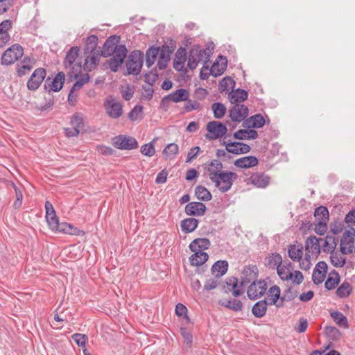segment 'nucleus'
Instances as JSON below:
<instances>
[{
    "mask_svg": "<svg viewBox=\"0 0 355 355\" xmlns=\"http://www.w3.org/2000/svg\"><path fill=\"white\" fill-rule=\"evenodd\" d=\"M159 60L157 62V67L159 70H164L168 66V62L171 60V52L168 53H164V52H161V53L159 54Z\"/></svg>",
    "mask_w": 355,
    "mask_h": 355,
    "instance_id": "603ef678",
    "label": "nucleus"
},
{
    "mask_svg": "<svg viewBox=\"0 0 355 355\" xmlns=\"http://www.w3.org/2000/svg\"><path fill=\"white\" fill-rule=\"evenodd\" d=\"M297 245L290 244L288 246V256L293 261H300L303 257V245L296 242Z\"/></svg>",
    "mask_w": 355,
    "mask_h": 355,
    "instance_id": "aec40b11",
    "label": "nucleus"
},
{
    "mask_svg": "<svg viewBox=\"0 0 355 355\" xmlns=\"http://www.w3.org/2000/svg\"><path fill=\"white\" fill-rule=\"evenodd\" d=\"M207 209V207L203 202L193 201L186 205L184 212L191 216H202L205 214Z\"/></svg>",
    "mask_w": 355,
    "mask_h": 355,
    "instance_id": "2eb2a0df",
    "label": "nucleus"
},
{
    "mask_svg": "<svg viewBox=\"0 0 355 355\" xmlns=\"http://www.w3.org/2000/svg\"><path fill=\"white\" fill-rule=\"evenodd\" d=\"M239 146V148H228L227 152L234 155L245 154L250 151V146L243 142H234L229 144V146Z\"/></svg>",
    "mask_w": 355,
    "mask_h": 355,
    "instance_id": "f704fd0d",
    "label": "nucleus"
},
{
    "mask_svg": "<svg viewBox=\"0 0 355 355\" xmlns=\"http://www.w3.org/2000/svg\"><path fill=\"white\" fill-rule=\"evenodd\" d=\"M286 268H287L286 266H282V265H280L279 266L276 268L277 272V274H278L279 278L281 279H282L283 281H289V280L293 279V273H292V272H289L288 274L284 275L285 270H286Z\"/></svg>",
    "mask_w": 355,
    "mask_h": 355,
    "instance_id": "052dcab7",
    "label": "nucleus"
},
{
    "mask_svg": "<svg viewBox=\"0 0 355 355\" xmlns=\"http://www.w3.org/2000/svg\"><path fill=\"white\" fill-rule=\"evenodd\" d=\"M243 277L241 280V287H243L253 281L257 282L259 276V269L256 265L245 266L242 271Z\"/></svg>",
    "mask_w": 355,
    "mask_h": 355,
    "instance_id": "f8f14e48",
    "label": "nucleus"
},
{
    "mask_svg": "<svg viewBox=\"0 0 355 355\" xmlns=\"http://www.w3.org/2000/svg\"><path fill=\"white\" fill-rule=\"evenodd\" d=\"M144 76L145 78V82L149 85L153 86L157 81L159 74L157 73V69L153 68L150 71L146 72L144 74Z\"/></svg>",
    "mask_w": 355,
    "mask_h": 355,
    "instance_id": "49530a36",
    "label": "nucleus"
},
{
    "mask_svg": "<svg viewBox=\"0 0 355 355\" xmlns=\"http://www.w3.org/2000/svg\"><path fill=\"white\" fill-rule=\"evenodd\" d=\"M71 338L77 345L82 347H85L86 342L88 339L87 335L79 333L74 334L72 335Z\"/></svg>",
    "mask_w": 355,
    "mask_h": 355,
    "instance_id": "0e129e2a",
    "label": "nucleus"
},
{
    "mask_svg": "<svg viewBox=\"0 0 355 355\" xmlns=\"http://www.w3.org/2000/svg\"><path fill=\"white\" fill-rule=\"evenodd\" d=\"M160 47L154 45L150 46L146 51L145 56L150 59L156 60L158 55L159 54Z\"/></svg>",
    "mask_w": 355,
    "mask_h": 355,
    "instance_id": "69168bd1",
    "label": "nucleus"
},
{
    "mask_svg": "<svg viewBox=\"0 0 355 355\" xmlns=\"http://www.w3.org/2000/svg\"><path fill=\"white\" fill-rule=\"evenodd\" d=\"M24 48L19 44H14L8 48L2 54L1 64L4 66H9L22 58Z\"/></svg>",
    "mask_w": 355,
    "mask_h": 355,
    "instance_id": "39448f33",
    "label": "nucleus"
},
{
    "mask_svg": "<svg viewBox=\"0 0 355 355\" xmlns=\"http://www.w3.org/2000/svg\"><path fill=\"white\" fill-rule=\"evenodd\" d=\"M227 64V57L221 54L218 55L210 69L211 75L214 77L222 76L226 71Z\"/></svg>",
    "mask_w": 355,
    "mask_h": 355,
    "instance_id": "4468645a",
    "label": "nucleus"
},
{
    "mask_svg": "<svg viewBox=\"0 0 355 355\" xmlns=\"http://www.w3.org/2000/svg\"><path fill=\"white\" fill-rule=\"evenodd\" d=\"M46 76V70L43 67L35 69L28 78L26 86L28 90L35 92L41 86Z\"/></svg>",
    "mask_w": 355,
    "mask_h": 355,
    "instance_id": "1a4fd4ad",
    "label": "nucleus"
},
{
    "mask_svg": "<svg viewBox=\"0 0 355 355\" xmlns=\"http://www.w3.org/2000/svg\"><path fill=\"white\" fill-rule=\"evenodd\" d=\"M106 112L110 117L112 119L119 118L123 113L122 105L118 102L113 101L108 102V105L106 107Z\"/></svg>",
    "mask_w": 355,
    "mask_h": 355,
    "instance_id": "cd10ccee",
    "label": "nucleus"
},
{
    "mask_svg": "<svg viewBox=\"0 0 355 355\" xmlns=\"http://www.w3.org/2000/svg\"><path fill=\"white\" fill-rule=\"evenodd\" d=\"M330 316L339 327L345 329L349 328L347 318L341 312L338 311H334L330 313Z\"/></svg>",
    "mask_w": 355,
    "mask_h": 355,
    "instance_id": "c9c22d12",
    "label": "nucleus"
},
{
    "mask_svg": "<svg viewBox=\"0 0 355 355\" xmlns=\"http://www.w3.org/2000/svg\"><path fill=\"white\" fill-rule=\"evenodd\" d=\"M128 55V49L125 44H118L114 47L112 57L119 59L124 62Z\"/></svg>",
    "mask_w": 355,
    "mask_h": 355,
    "instance_id": "37998d69",
    "label": "nucleus"
},
{
    "mask_svg": "<svg viewBox=\"0 0 355 355\" xmlns=\"http://www.w3.org/2000/svg\"><path fill=\"white\" fill-rule=\"evenodd\" d=\"M98 38L96 35H90L85 39L83 52L85 55L97 51Z\"/></svg>",
    "mask_w": 355,
    "mask_h": 355,
    "instance_id": "393cba45",
    "label": "nucleus"
},
{
    "mask_svg": "<svg viewBox=\"0 0 355 355\" xmlns=\"http://www.w3.org/2000/svg\"><path fill=\"white\" fill-rule=\"evenodd\" d=\"M179 152V147L175 143L168 144L163 150L162 153L166 157L173 159Z\"/></svg>",
    "mask_w": 355,
    "mask_h": 355,
    "instance_id": "a18cd8bd",
    "label": "nucleus"
},
{
    "mask_svg": "<svg viewBox=\"0 0 355 355\" xmlns=\"http://www.w3.org/2000/svg\"><path fill=\"white\" fill-rule=\"evenodd\" d=\"M228 267L229 264L226 260H218L212 265L211 271L215 278L219 279L226 274Z\"/></svg>",
    "mask_w": 355,
    "mask_h": 355,
    "instance_id": "4be33fe9",
    "label": "nucleus"
},
{
    "mask_svg": "<svg viewBox=\"0 0 355 355\" xmlns=\"http://www.w3.org/2000/svg\"><path fill=\"white\" fill-rule=\"evenodd\" d=\"M207 170L210 172L209 179L222 193L228 191L239 177L237 173L233 171H212V168L210 167H208Z\"/></svg>",
    "mask_w": 355,
    "mask_h": 355,
    "instance_id": "f257e3e1",
    "label": "nucleus"
},
{
    "mask_svg": "<svg viewBox=\"0 0 355 355\" xmlns=\"http://www.w3.org/2000/svg\"><path fill=\"white\" fill-rule=\"evenodd\" d=\"M349 230H346L341 239V243H345V239H349L347 243H354L355 236V229L352 226H349Z\"/></svg>",
    "mask_w": 355,
    "mask_h": 355,
    "instance_id": "bf43d9fd",
    "label": "nucleus"
},
{
    "mask_svg": "<svg viewBox=\"0 0 355 355\" xmlns=\"http://www.w3.org/2000/svg\"><path fill=\"white\" fill-rule=\"evenodd\" d=\"M313 215L316 220H319L320 218H322V220H325L326 222H329V213L327 207L325 206L320 205L315 208Z\"/></svg>",
    "mask_w": 355,
    "mask_h": 355,
    "instance_id": "79ce46f5",
    "label": "nucleus"
},
{
    "mask_svg": "<svg viewBox=\"0 0 355 355\" xmlns=\"http://www.w3.org/2000/svg\"><path fill=\"white\" fill-rule=\"evenodd\" d=\"M144 107L141 105H136L128 113V117L131 121L143 118Z\"/></svg>",
    "mask_w": 355,
    "mask_h": 355,
    "instance_id": "c03bdc74",
    "label": "nucleus"
},
{
    "mask_svg": "<svg viewBox=\"0 0 355 355\" xmlns=\"http://www.w3.org/2000/svg\"><path fill=\"white\" fill-rule=\"evenodd\" d=\"M65 76L63 71H59L52 80L50 77H48L44 85V91L49 93L60 92L63 88Z\"/></svg>",
    "mask_w": 355,
    "mask_h": 355,
    "instance_id": "0eeeda50",
    "label": "nucleus"
},
{
    "mask_svg": "<svg viewBox=\"0 0 355 355\" xmlns=\"http://www.w3.org/2000/svg\"><path fill=\"white\" fill-rule=\"evenodd\" d=\"M229 85H231L232 89H234L236 85L235 80L231 76H225L223 78L218 84V90L223 93L228 90Z\"/></svg>",
    "mask_w": 355,
    "mask_h": 355,
    "instance_id": "a19ab883",
    "label": "nucleus"
},
{
    "mask_svg": "<svg viewBox=\"0 0 355 355\" xmlns=\"http://www.w3.org/2000/svg\"><path fill=\"white\" fill-rule=\"evenodd\" d=\"M109 64V68L112 72H116L118 71L119 69L122 66L123 64V61L115 58L114 57H112L109 60L107 61Z\"/></svg>",
    "mask_w": 355,
    "mask_h": 355,
    "instance_id": "680f3d73",
    "label": "nucleus"
},
{
    "mask_svg": "<svg viewBox=\"0 0 355 355\" xmlns=\"http://www.w3.org/2000/svg\"><path fill=\"white\" fill-rule=\"evenodd\" d=\"M353 288L348 282H344L336 289V294L340 298H345L350 295Z\"/></svg>",
    "mask_w": 355,
    "mask_h": 355,
    "instance_id": "e433bc0d",
    "label": "nucleus"
},
{
    "mask_svg": "<svg viewBox=\"0 0 355 355\" xmlns=\"http://www.w3.org/2000/svg\"><path fill=\"white\" fill-rule=\"evenodd\" d=\"M187 103L184 104V109L186 112H189L193 110H198L200 107V103L196 101H192L188 98Z\"/></svg>",
    "mask_w": 355,
    "mask_h": 355,
    "instance_id": "774afa93",
    "label": "nucleus"
},
{
    "mask_svg": "<svg viewBox=\"0 0 355 355\" xmlns=\"http://www.w3.org/2000/svg\"><path fill=\"white\" fill-rule=\"evenodd\" d=\"M90 80V76L88 73H85L82 78L78 79L73 85L71 88V93H74L77 89H81L83 85L89 83Z\"/></svg>",
    "mask_w": 355,
    "mask_h": 355,
    "instance_id": "864d4df0",
    "label": "nucleus"
},
{
    "mask_svg": "<svg viewBox=\"0 0 355 355\" xmlns=\"http://www.w3.org/2000/svg\"><path fill=\"white\" fill-rule=\"evenodd\" d=\"M144 54L141 51L134 50L131 51L125 62L127 71L123 75H139L144 64Z\"/></svg>",
    "mask_w": 355,
    "mask_h": 355,
    "instance_id": "f03ea898",
    "label": "nucleus"
},
{
    "mask_svg": "<svg viewBox=\"0 0 355 355\" xmlns=\"http://www.w3.org/2000/svg\"><path fill=\"white\" fill-rule=\"evenodd\" d=\"M268 309L267 300L263 299L257 302L252 307V315L257 318L265 316Z\"/></svg>",
    "mask_w": 355,
    "mask_h": 355,
    "instance_id": "bb28decb",
    "label": "nucleus"
},
{
    "mask_svg": "<svg viewBox=\"0 0 355 355\" xmlns=\"http://www.w3.org/2000/svg\"><path fill=\"white\" fill-rule=\"evenodd\" d=\"M249 109L243 104H235L229 110V116L234 122H241L248 115Z\"/></svg>",
    "mask_w": 355,
    "mask_h": 355,
    "instance_id": "ddd939ff",
    "label": "nucleus"
},
{
    "mask_svg": "<svg viewBox=\"0 0 355 355\" xmlns=\"http://www.w3.org/2000/svg\"><path fill=\"white\" fill-rule=\"evenodd\" d=\"M185 62H186V60H179L178 58H175L173 59V68L175 69V70H176L178 72L182 71L184 73V75H183L184 79L185 78L188 77V76L187 75V70L184 67Z\"/></svg>",
    "mask_w": 355,
    "mask_h": 355,
    "instance_id": "13d9d810",
    "label": "nucleus"
},
{
    "mask_svg": "<svg viewBox=\"0 0 355 355\" xmlns=\"http://www.w3.org/2000/svg\"><path fill=\"white\" fill-rule=\"evenodd\" d=\"M265 260V266L270 269H275L282 263V257L278 252L270 254Z\"/></svg>",
    "mask_w": 355,
    "mask_h": 355,
    "instance_id": "c756f323",
    "label": "nucleus"
},
{
    "mask_svg": "<svg viewBox=\"0 0 355 355\" xmlns=\"http://www.w3.org/2000/svg\"><path fill=\"white\" fill-rule=\"evenodd\" d=\"M80 52V47L74 46L67 52L65 58L63 61V65L65 69L73 64L76 59L78 58Z\"/></svg>",
    "mask_w": 355,
    "mask_h": 355,
    "instance_id": "c85d7f7f",
    "label": "nucleus"
},
{
    "mask_svg": "<svg viewBox=\"0 0 355 355\" xmlns=\"http://www.w3.org/2000/svg\"><path fill=\"white\" fill-rule=\"evenodd\" d=\"M99 49L96 52L89 53V56L87 57L85 60L83 69L87 72H90L94 70L99 64L100 57Z\"/></svg>",
    "mask_w": 355,
    "mask_h": 355,
    "instance_id": "412c9836",
    "label": "nucleus"
},
{
    "mask_svg": "<svg viewBox=\"0 0 355 355\" xmlns=\"http://www.w3.org/2000/svg\"><path fill=\"white\" fill-rule=\"evenodd\" d=\"M328 266L324 261L316 263L312 274V281L315 285H319L323 282L326 277Z\"/></svg>",
    "mask_w": 355,
    "mask_h": 355,
    "instance_id": "dca6fc26",
    "label": "nucleus"
},
{
    "mask_svg": "<svg viewBox=\"0 0 355 355\" xmlns=\"http://www.w3.org/2000/svg\"><path fill=\"white\" fill-rule=\"evenodd\" d=\"M195 196L202 201H209L212 199L211 192L204 186L198 185L195 188Z\"/></svg>",
    "mask_w": 355,
    "mask_h": 355,
    "instance_id": "72a5a7b5",
    "label": "nucleus"
},
{
    "mask_svg": "<svg viewBox=\"0 0 355 355\" xmlns=\"http://www.w3.org/2000/svg\"><path fill=\"white\" fill-rule=\"evenodd\" d=\"M330 262L336 268H342L345 263L347 259L345 257H338L337 254H330Z\"/></svg>",
    "mask_w": 355,
    "mask_h": 355,
    "instance_id": "6e6d98bb",
    "label": "nucleus"
},
{
    "mask_svg": "<svg viewBox=\"0 0 355 355\" xmlns=\"http://www.w3.org/2000/svg\"><path fill=\"white\" fill-rule=\"evenodd\" d=\"M267 288V283L264 279L253 281L248 288L247 296L251 300H256L264 295Z\"/></svg>",
    "mask_w": 355,
    "mask_h": 355,
    "instance_id": "6e6552de",
    "label": "nucleus"
},
{
    "mask_svg": "<svg viewBox=\"0 0 355 355\" xmlns=\"http://www.w3.org/2000/svg\"><path fill=\"white\" fill-rule=\"evenodd\" d=\"M270 181V177L261 172L253 173L250 178L245 180L247 184H252L259 189L266 188Z\"/></svg>",
    "mask_w": 355,
    "mask_h": 355,
    "instance_id": "9d476101",
    "label": "nucleus"
},
{
    "mask_svg": "<svg viewBox=\"0 0 355 355\" xmlns=\"http://www.w3.org/2000/svg\"><path fill=\"white\" fill-rule=\"evenodd\" d=\"M316 221L317 223L315 225V227L313 228L314 232L317 234L322 236L327 232L328 222H326L325 220H323L322 221V218H320L319 220Z\"/></svg>",
    "mask_w": 355,
    "mask_h": 355,
    "instance_id": "5fc2aeb1",
    "label": "nucleus"
},
{
    "mask_svg": "<svg viewBox=\"0 0 355 355\" xmlns=\"http://www.w3.org/2000/svg\"><path fill=\"white\" fill-rule=\"evenodd\" d=\"M325 336L332 341H336L341 337V332L338 329L333 326H326L324 329Z\"/></svg>",
    "mask_w": 355,
    "mask_h": 355,
    "instance_id": "4c0bfd02",
    "label": "nucleus"
},
{
    "mask_svg": "<svg viewBox=\"0 0 355 355\" xmlns=\"http://www.w3.org/2000/svg\"><path fill=\"white\" fill-rule=\"evenodd\" d=\"M211 109L215 119H222L227 111L226 107L220 102H216L211 105Z\"/></svg>",
    "mask_w": 355,
    "mask_h": 355,
    "instance_id": "58836bf2",
    "label": "nucleus"
},
{
    "mask_svg": "<svg viewBox=\"0 0 355 355\" xmlns=\"http://www.w3.org/2000/svg\"><path fill=\"white\" fill-rule=\"evenodd\" d=\"M232 281L231 288L228 287L226 288V286L223 285L221 287V291L224 293H228L232 291L233 296L234 297H238L243 293V287H241V284L239 286V279L237 277L232 279Z\"/></svg>",
    "mask_w": 355,
    "mask_h": 355,
    "instance_id": "7c9ffc66",
    "label": "nucleus"
},
{
    "mask_svg": "<svg viewBox=\"0 0 355 355\" xmlns=\"http://www.w3.org/2000/svg\"><path fill=\"white\" fill-rule=\"evenodd\" d=\"M322 239L321 238H317L314 235H311L305 241V250L309 251L312 249V252L315 253L317 256L321 252V247L320 245V241Z\"/></svg>",
    "mask_w": 355,
    "mask_h": 355,
    "instance_id": "b1692460",
    "label": "nucleus"
},
{
    "mask_svg": "<svg viewBox=\"0 0 355 355\" xmlns=\"http://www.w3.org/2000/svg\"><path fill=\"white\" fill-rule=\"evenodd\" d=\"M33 68V64L29 65L19 62L16 65V74L18 77H22L27 74Z\"/></svg>",
    "mask_w": 355,
    "mask_h": 355,
    "instance_id": "8fccbe9b",
    "label": "nucleus"
},
{
    "mask_svg": "<svg viewBox=\"0 0 355 355\" xmlns=\"http://www.w3.org/2000/svg\"><path fill=\"white\" fill-rule=\"evenodd\" d=\"M10 184L15 190V196H16V200L13 203V207L17 209H19L21 206L22 200H23V194H22V192L21 191V190L17 187V185L13 182L11 181Z\"/></svg>",
    "mask_w": 355,
    "mask_h": 355,
    "instance_id": "3c124183",
    "label": "nucleus"
},
{
    "mask_svg": "<svg viewBox=\"0 0 355 355\" xmlns=\"http://www.w3.org/2000/svg\"><path fill=\"white\" fill-rule=\"evenodd\" d=\"M233 137L236 140H253L258 137V132L253 129H240L234 132Z\"/></svg>",
    "mask_w": 355,
    "mask_h": 355,
    "instance_id": "5701e85b",
    "label": "nucleus"
},
{
    "mask_svg": "<svg viewBox=\"0 0 355 355\" xmlns=\"http://www.w3.org/2000/svg\"><path fill=\"white\" fill-rule=\"evenodd\" d=\"M180 332L183 338V343L187 347L191 348L193 343V335L191 331L187 329V327L181 326L180 328Z\"/></svg>",
    "mask_w": 355,
    "mask_h": 355,
    "instance_id": "ea45409f",
    "label": "nucleus"
},
{
    "mask_svg": "<svg viewBox=\"0 0 355 355\" xmlns=\"http://www.w3.org/2000/svg\"><path fill=\"white\" fill-rule=\"evenodd\" d=\"M112 145L120 150H132L138 148V142L135 138L119 135L112 138Z\"/></svg>",
    "mask_w": 355,
    "mask_h": 355,
    "instance_id": "423d86ee",
    "label": "nucleus"
},
{
    "mask_svg": "<svg viewBox=\"0 0 355 355\" xmlns=\"http://www.w3.org/2000/svg\"><path fill=\"white\" fill-rule=\"evenodd\" d=\"M46 220L48 223L49 228L52 231H55V229L58 227V223H60L59 218L56 215V213L53 214L50 216H46Z\"/></svg>",
    "mask_w": 355,
    "mask_h": 355,
    "instance_id": "e2e57ef3",
    "label": "nucleus"
},
{
    "mask_svg": "<svg viewBox=\"0 0 355 355\" xmlns=\"http://www.w3.org/2000/svg\"><path fill=\"white\" fill-rule=\"evenodd\" d=\"M55 231L75 236H83L85 234L83 230H80L72 224L66 222L59 223Z\"/></svg>",
    "mask_w": 355,
    "mask_h": 355,
    "instance_id": "f3484780",
    "label": "nucleus"
},
{
    "mask_svg": "<svg viewBox=\"0 0 355 355\" xmlns=\"http://www.w3.org/2000/svg\"><path fill=\"white\" fill-rule=\"evenodd\" d=\"M208 133L205 135L207 139L214 140L217 139H226L227 128L225 123L219 121H212L206 125Z\"/></svg>",
    "mask_w": 355,
    "mask_h": 355,
    "instance_id": "20e7f679",
    "label": "nucleus"
},
{
    "mask_svg": "<svg viewBox=\"0 0 355 355\" xmlns=\"http://www.w3.org/2000/svg\"><path fill=\"white\" fill-rule=\"evenodd\" d=\"M168 98L171 99V101L174 103H180L182 101H186L189 98V92L187 89L180 88L176 89L175 92L168 94Z\"/></svg>",
    "mask_w": 355,
    "mask_h": 355,
    "instance_id": "473e14b6",
    "label": "nucleus"
},
{
    "mask_svg": "<svg viewBox=\"0 0 355 355\" xmlns=\"http://www.w3.org/2000/svg\"><path fill=\"white\" fill-rule=\"evenodd\" d=\"M155 141V139H154L150 142L143 145L140 148V151H141V154H143L145 156H148V157L153 156L155 153V146H154Z\"/></svg>",
    "mask_w": 355,
    "mask_h": 355,
    "instance_id": "de8ad7c7",
    "label": "nucleus"
},
{
    "mask_svg": "<svg viewBox=\"0 0 355 355\" xmlns=\"http://www.w3.org/2000/svg\"><path fill=\"white\" fill-rule=\"evenodd\" d=\"M252 121V126L253 128H261L266 123L264 117L261 114H256L250 117Z\"/></svg>",
    "mask_w": 355,
    "mask_h": 355,
    "instance_id": "09e8293b",
    "label": "nucleus"
},
{
    "mask_svg": "<svg viewBox=\"0 0 355 355\" xmlns=\"http://www.w3.org/2000/svg\"><path fill=\"white\" fill-rule=\"evenodd\" d=\"M340 282V277L328 276L324 283V288L328 291L334 289Z\"/></svg>",
    "mask_w": 355,
    "mask_h": 355,
    "instance_id": "4d7b16f0",
    "label": "nucleus"
},
{
    "mask_svg": "<svg viewBox=\"0 0 355 355\" xmlns=\"http://www.w3.org/2000/svg\"><path fill=\"white\" fill-rule=\"evenodd\" d=\"M198 224V219L191 217L182 220L180 223V227L184 233L189 234L196 230Z\"/></svg>",
    "mask_w": 355,
    "mask_h": 355,
    "instance_id": "a878e982",
    "label": "nucleus"
},
{
    "mask_svg": "<svg viewBox=\"0 0 355 355\" xmlns=\"http://www.w3.org/2000/svg\"><path fill=\"white\" fill-rule=\"evenodd\" d=\"M121 40V36L112 35L108 37L105 41L102 49H99L100 55L103 58H108L113 54L114 47L116 46Z\"/></svg>",
    "mask_w": 355,
    "mask_h": 355,
    "instance_id": "9b49d317",
    "label": "nucleus"
},
{
    "mask_svg": "<svg viewBox=\"0 0 355 355\" xmlns=\"http://www.w3.org/2000/svg\"><path fill=\"white\" fill-rule=\"evenodd\" d=\"M211 246L210 241L207 238H197L193 240L189 248L193 252V259L196 257L201 256L203 258V261H200V263H205L209 259V254L203 252L204 250H208Z\"/></svg>",
    "mask_w": 355,
    "mask_h": 355,
    "instance_id": "7ed1b4c3",
    "label": "nucleus"
},
{
    "mask_svg": "<svg viewBox=\"0 0 355 355\" xmlns=\"http://www.w3.org/2000/svg\"><path fill=\"white\" fill-rule=\"evenodd\" d=\"M344 228V225L343 222L338 221V220H335L334 222L330 224V232L334 235L338 234Z\"/></svg>",
    "mask_w": 355,
    "mask_h": 355,
    "instance_id": "338daca9",
    "label": "nucleus"
},
{
    "mask_svg": "<svg viewBox=\"0 0 355 355\" xmlns=\"http://www.w3.org/2000/svg\"><path fill=\"white\" fill-rule=\"evenodd\" d=\"M259 164V159L257 157L253 155H248L243 157L236 159L234 164L241 168H250L257 166Z\"/></svg>",
    "mask_w": 355,
    "mask_h": 355,
    "instance_id": "a211bd4d",
    "label": "nucleus"
},
{
    "mask_svg": "<svg viewBox=\"0 0 355 355\" xmlns=\"http://www.w3.org/2000/svg\"><path fill=\"white\" fill-rule=\"evenodd\" d=\"M70 123L79 130L80 133H85L87 131V127L85 124L84 119L81 114L76 112L71 119Z\"/></svg>",
    "mask_w": 355,
    "mask_h": 355,
    "instance_id": "2f4dec72",
    "label": "nucleus"
},
{
    "mask_svg": "<svg viewBox=\"0 0 355 355\" xmlns=\"http://www.w3.org/2000/svg\"><path fill=\"white\" fill-rule=\"evenodd\" d=\"M248 98V91L241 88L236 89H234V88L232 89V91L230 92L228 95V98L232 104H239V103L244 102Z\"/></svg>",
    "mask_w": 355,
    "mask_h": 355,
    "instance_id": "6ab92c4d",
    "label": "nucleus"
}]
</instances>
